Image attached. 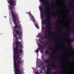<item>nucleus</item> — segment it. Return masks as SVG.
I'll return each mask as SVG.
<instances>
[{"mask_svg":"<svg viewBox=\"0 0 74 74\" xmlns=\"http://www.w3.org/2000/svg\"><path fill=\"white\" fill-rule=\"evenodd\" d=\"M45 53H46L47 55H49V51H48V50H47L45 51Z\"/></svg>","mask_w":74,"mask_h":74,"instance_id":"obj_17","label":"nucleus"},{"mask_svg":"<svg viewBox=\"0 0 74 74\" xmlns=\"http://www.w3.org/2000/svg\"><path fill=\"white\" fill-rule=\"evenodd\" d=\"M56 37H58V36H56Z\"/></svg>","mask_w":74,"mask_h":74,"instance_id":"obj_53","label":"nucleus"},{"mask_svg":"<svg viewBox=\"0 0 74 74\" xmlns=\"http://www.w3.org/2000/svg\"><path fill=\"white\" fill-rule=\"evenodd\" d=\"M73 9H71L69 10L67 12V13L68 14H69L70 12L71 11H73Z\"/></svg>","mask_w":74,"mask_h":74,"instance_id":"obj_20","label":"nucleus"},{"mask_svg":"<svg viewBox=\"0 0 74 74\" xmlns=\"http://www.w3.org/2000/svg\"><path fill=\"white\" fill-rule=\"evenodd\" d=\"M38 35L40 36H38V37H40V38L41 37H42V35L41 34H38Z\"/></svg>","mask_w":74,"mask_h":74,"instance_id":"obj_22","label":"nucleus"},{"mask_svg":"<svg viewBox=\"0 0 74 74\" xmlns=\"http://www.w3.org/2000/svg\"><path fill=\"white\" fill-rule=\"evenodd\" d=\"M66 36H67V37H68V38H70V36H71V34H70V33H69L66 35Z\"/></svg>","mask_w":74,"mask_h":74,"instance_id":"obj_16","label":"nucleus"},{"mask_svg":"<svg viewBox=\"0 0 74 74\" xmlns=\"http://www.w3.org/2000/svg\"><path fill=\"white\" fill-rule=\"evenodd\" d=\"M52 43H49V42H47V43H45L44 45H43V49H44V48H45V47H46V45H49L47 46V47L49 48V50H50V51H54V50H53V49L51 48V45H52Z\"/></svg>","mask_w":74,"mask_h":74,"instance_id":"obj_7","label":"nucleus"},{"mask_svg":"<svg viewBox=\"0 0 74 74\" xmlns=\"http://www.w3.org/2000/svg\"><path fill=\"white\" fill-rule=\"evenodd\" d=\"M27 14H29V13H28L27 12Z\"/></svg>","mask_w":74,"mask_h":74,"instance_id":"obj_47","label":"nucleus"},{"mask_svg":"<svg viewBox=\"0 0 74 74\" xmlns=\"http://www.w3.org/2000/svg\"><path fill=\"white\" fill-rule=\"evenodd\" d=\"M15 0H9V1L8 0L7 1L10 4V6H9V9L10 10V7H12V8L14 7V10H15V8H14V6H15L16 5V1H15Z\"/></svg>","mask_w":74,"mask_h":74,"instance_id":"obj_6","label":"nucleus"},{"mask_svg":"<svg viewBox=\"0 0 74 74\" xmlns=\"http://www.w3.org/2000/svg\"><path fill=\"white\" fill-rule=\"evenodd\" d=\"M43 51H44V50L42 49V50H41L40 51H41V52H43Z\"/></svg>","mask_w":74,"mask_h":74,"instance_id":"obj_38","label":"nucleus"},{"mask_svg":"<svg viewBox=\"0 0 74 74\" xmlns=\"http://www.w3.org/2000/svg\"><path fill=\"white\" fill-rule=\"evenodd\" d=\"M64 56H66V55H64Z\"/></svg>","mask_w":74,"mask_h":74,"instance_id":"obj_63","label":"nucleus"},{"mask_svg":"<svg viewBox=\"0 0 74 74\" xmlns=\"http://www.w3.org/2000/svg\"><path fill=\"white\" fill-rule=\"evenodd\" d=\"M72 16H74V15H72Z\"/></svg>","mask_w":74,"mask_h":74,"instance_id":"obj_54","label":"nucleus"},{"mask_svg":"<svg viewBox=\"0 0 74 74\" xmlns=\"http://www.w3.org/2000/svg\"><path fill=\"white\" fill-rule=\"evenodd\" d=\"M29 15L30 18H31V16H32V14H31V13H30V12L29 13Z\"/></svg>","mask_w":74,"mask_h":74,"instance_id":"obj_21","label":"nucleus"},{"mask_svg":"<svg viewBox=\"0 0 74 74\" xmlns=\"http://www.w3.org/2000/svg\"><path fill=\"white\" fill-rule=\"evenodd\" d=\"M73 59H74V58H73Z\"/></svg>","mask_w":74,"mask_h":74,"instance_id":"obj_64","label":"nucleus"},{"mask_svg":"<svg viewBox=\"0 0 74 74\" xmlns=\"http://www.w3.org/2000/svg\"><path fill=\"white\" fill-rule=\"evenodd\" d=\"M22 28L21 25L19 24V25H18L16 27L14 26V31L15 33V34H14V32H13V36L14 37H16V36H18L20 37H22V32L20 31V30H16L17 29H21Z\"/></svg>","mask_w":74,"mask_h":74,"instance_id":"obj_4","label":"nucleus"},{"mask_svg":"<svg viewBox=\"0 0 74 74\" xmlns=\"http://www.w3.org/2000/svg\"><path fill=\"white\" fill-rule=\"evenodd\" d=\"M35 74H37L38 73L37 72H35Z\"/></svg>","mask_w":74,"mask_h":74,"instance_id":"obj_41","label":"nucleus"},{"mask_svg":"<svg viewBox=\"0 0 74 74\" xmlns=\"http://www.w3.org/2000/svg\"><path fill=\"white\" fill-rule=\"evenodd\" d=\"M62 73V72H60V74H61Z\"/></svg>","mask_w":74,"mask_h":74,"instance_id":"obj_44","label":"nucleus"},{"mask_svg":"<svg viewBox=\"0 0 74 74\" xmlns=\"http://www.w3.org/2000/svg\"><path fill=\"white\" fill-rule=\"evenodd\" d=\"M66 7L68 8V6H66Z\"/></svg>","mask_w":74,"mask_h":74,"instance_id":"obj_59","label":"nucleus"},{"mask_svg":"<svg viewBox=\"0 0 74 74\" xmlns=\"http://www.w3.org/2000/svg\"><path fill=\"white\" fill-rule=\"evenodd\" d=\"M39 50H41V49L39 48L35 51V52H36V53H38L39 52Z\"/></svg>","mask_w":74,"mask_h":74,"instance_id":"obj_18","label":"nucleus"},{"mask_svg":"<svg viewBox=\"0 0 74 74\" xmlns=\"http://www.w3.org/2000/svg\"><path fill=\"white\" fill-rule=\"evenodd\" d=\"M20 58H21V59H22V57H21Z\"/></svg>","mask_w":74,"mask_h":74,"instance_id":"obj_52","label":"nucleus"},{"mask_svg":"<svg viewBox=\"0 0 74 74\" xmlns=\"http://www.w3.org/2000/svg\"><path fill=\"white\" fill-rule=\"evenodd\" d=\"M57 58V57L56 56H54L53 55V53H51V55H50L49 58Z\"/></svg>","mask_w":74,"mask_h":74,"instance_id":"obj_14","label":"nucleus"},{"mask_svg":"<svg viewBox=\"0 0 74 74\" xmlns=\"http://www.w3.org/2000/svg\"><path fill=\"white\" fill-rule=\"evenodd\" d=\"M54 2H55V1H53V2L52 3L53 4V3H54Z\"/></svg>","mask_w":74,"mask_h":74,"instance_id":"obj_46","label":"nucleus"},{"mask_svg":"<svg viewBox=\"0 0 74 74\" xmlns=\"http://www.w3.org/2000/svg\"><path fill=\"white\" fill-rule=\"evenodd\" d=\"M40 69H41L42 70H45V66H42V67H40Z\"/></svg>","mask_w":74,"mask_h":74,"instance_id":"obj_15","label":"nucleus"},{"mask_svg":"<svg viewBox=\"0 0 74 74\" xmlns=\"http://www.w3.org/2000/svg\"><path fill=\"white\" fill-rule=\"evenodd\" d=\"M55 24H54L55 25H57V23H56V22H54Z\"/></svg>","mask_w":74,"mask_h":74,"instance_id":"obj_34","label":"nucleus"},{"mask_svg":"<svg viewBox=\"0 0 74 74\" xmlns=\"http://www.w3.org/2000/svg\"><path fill=\"white\" fill-rule=\"evenodd\" d=\"M44 43H45V42H41V44H44Z\"/></svg>","mask_w":74,"mask_h":74,"instance_id":"obj_36","label":"nucleus"},{"mask_svg":"<svg viewBox=\"0 0 74 74\" xmlns=\"http://www.w3.org/2000/svg\"><path fill=\"white\" fill-rule=\"evenodd\" d=\"M66 0H64L63 1H64V2H66Z\"/></svg>","mask_w":74,"mask_h":74,"instance_id":"obj_45","label":"nucleus"},{"mask_svg":"<svg viewBox=\"0 0 74 74\" xmlns=\"http://www.w3.org/2000/svg\"><path fill=\"white\" fill-rule=\"evenodd\" d=\"M35 26H36V27L37 28V29H39V27L38 26V25H36L35 24Z\"/></svg>","mask_w":74,"mask_h":74,"instance_id":"obj_25","label":"nucleus"},{"mask_svg":"<svg viewBox=\"0 0 74 74\" xmlns=\"http://www.w3.org/2000/svg\"><path fill=\"white\" fill-rule=\"evenodd\" d=\"M56 22H58V20L56 19Z\"/></svg>","mask_w":74,"mask_h":74,"instance_id":"obj_42","label":"nucleus"},{"mask_svg":"<svg viewBox=\"0 0 74 74\" xmlns=\"http://www.w3.org/2000/svg\"><path fill=\"white\" fill-rule=\"evenodd\" d=\"M37 74H39V73H38Z\"/></svg>","mask_w":74,"mask_h":74,"instance_id":"obj_58","label":"nucleus"},{"mask_svg":"<svg viewBox=\"0 0 74 74\" xmlns=\"http://www.w3.org/2000/svg\"><path fill=\"white\" fill-rule=\"evenodd\" d=\"M9 9L11 12V14L12 17L13 22L14 25H16L15 27H16L18 25V23L20 24L19 21L18 14H16V12H15V11H12V10H14V7H10Z\"/></svg>","mask_w":74,"mask_h":74,"instance_id":"obj_3","label":"nucleus"},{"mask_svg":"<svg viewBox=\"0 0 74 74\" xmlns=\"http://www.w3.org/2000/svg\"><path fill=\"white\" fill-rule=\"evenodd\" d=\"M64 45H69V43H66L64 44Z\"/></svg>","mask_w":74,"mask_h":74,"instance_id":"obj_28","label":"nucleus"},{"mask_svg":"<svg viewBox=\"0 0 74 74\" xmlns=\"http://www.w3.org/2000/svg\"><path fill=\"white\" fill-rule=\"evenodd\" d=\"M58 24L59 25H63V23H58Z\"/></svg>","mask_w":74,"mask_h":74,"instance_id":"obj_27","label":"nucleus"},{"mask_svg":"<svg viewBox=\"0 0 74 74\" xmlns=\"http://www.w3.org/2000/svg\"><path fill=\"white\" fill-rule=\"evenodd\" d=\"M45 73L46 74H49V73L48 72H45Z\"/></svg>","mask_w":74,"mask_h":74,"instance_id":"obj_35","label":"nucleus"},{"mask_svg":"<svg viewBox=\"0 0 74 74\" xmlns=\"http://www.w3.org/2000/svg\"><path fill=\"white\" fill-rule=\"evenodd\" d=\"M18 39H20V38L18 37L16 38L17 40H18Z\"/></svg>","mask_w":74,"mask_h":74,"instance_id":"obj_39","label":"nucleus"},{"mask_svg":"<svg viewBox=\"0 0 74 74\" xmlns=\"http://www.w3.org/2000/svg\"><path fill=\"white\" fill-rule=\"evenodd\" d=\"M52 16L51 15H50L48 16V17L46 19V21L43 20L42 21V25H46V29L48 30L47 31L45 32L44 33L45 34H47V33L49 34V36H52L53 34H51V30L50 29L52 28V25L51 24V18Z\"/></svg>","mask_w":74,"mask_h":74,"instance_id":"obj_2","label":"nucleus"},{"mask_svg":"<svg viewBox=\"0 0 74 74\" xmlns=\"http://www.w3.org/2000/svg\"><path fill=\"white\" fill-rule=\"evenodd\" d=\"M72 74H74V69H73V70Z\"/></svg>","mask_w":74,"mask_h":74,"instance_id":"obj_33","label":"nucleus"},{"mask_svg":"<svg viewBox=\"0 0 74 74\" xmlns=\"http://www.w3.org/2000/svg\"><path fill=\"white\" fill-rule=\"evenodd\" d=\"M56 7V5L54 6L53 7V9H54V10H56V9H58L59 8H60V7Z\"/></svg>","mask_w":74,"mask_h":74,"instance_id":"obj_19","label":"nucleus"},{"mask_svg":"<svg viewBox=\"0 0 74 74\" xmlns=\"http://www.w3.org/2000/svg\"><path fill=\"white\" fill-rule=\"evenodd\" d=\"M38 46L40 48H42L43 49V46H41L40 44L38 45Z\"/></svg>","mask_w":74,"mask_h":74,"instance_id":"obj_23","label":"nucleus"},{"mask_svg":"<svg viewBox=\"0 0 74 74\" xmlns=\"http://www.w3.org/2000/svg\"><path fill=\"white\" fill-rule=\"evenodd\" d=\"M71 21H72V19H71Z\"/></svg>","mask_w":74,"mask_h":74,"instance_id":"obj_55","label":"nucleus"},{"mask_svg":"<svg viewBox=\"0 0 74 74\" xmlns=\"http://www.w3.org/2000/svg\"><path fill=\"white\" fill-rule=\"evenodd\" d=\"M68 27H69V25L68 26Z\"/></svg>","mask_w":74,"mask_h":74,"instance_id":"obj_60","label":"nucleus"},{"mask_svg":"<svg viewBox=\"0 0 74 74\" xmlns=\"http://www.w3.org/2000/svg\"><path fill=\"white\" fill-rule=\"evenodd\" d=\"M15 74H22L24 73L23 71H21L20 69H15L14 70Z\"/></svg>","mask_w":74,"mask_h":74,"instance_id":"obj_8","label":"nucleus"},{"mask_svg":"<svg viewBox=\"0 0 74 74\" xmlns=\"http://www.w3.org/2000/svg\"><path fill=\"white\" fill-rule=\"evenodd\" d=\"M74 13V12H73V13Z\"/></svg>","mask_w":74,"mask_h":74,"instance_id":"obj_62","label":"nucleus"},{"mask_svg":"<svg viewBox=\"0 0 74 74\" xmlns=\"http://www.w3.org/2000/svg\"><path fill=\"white\" fill-rule=\"evenodd\" d=\"M42 59L43 61H44L45 63H50L51 62V61L49 60H45L44 59V58H43V55L42 56Z\"/></svg>","mask_w":74,"mask_h":74,"instance_id":"obj_9","label":"nucleus"},{"mask_svg":"<svg viewBox=\"0 0 74 74\" xmlns=\"http://www.w3.org/2000/svg\"><path fill=\"white\" fill-rule=\"evenodd\" d=\"M51 61H53V59H51Z\"/></svg>","mask_w":74,"mask_h":74,"instance_id":"obj_43","label":"nucleus"},{"mask_svg":"<svg viewBox=\"0 0 74 74\" xmlns=\"http://www.w3.org/2000/svg\"><path fill=\"white\" fill-rule=\"evenodd\" d=\"M52 16L54 18H56V14L53 15Z\"/></svg>","mask_w":74,"mask_h":74,"instance_id":"obj_24","label":"nucleus"},{"mask_svg":"<svg viewBox=\"0 0 74 74\" xmlns=\"http://www.w3.org/2000/svg\"><path fill=\"white\" fill-rule=\"evenodd\" d=\"M70 31H71V30H70V31H69V32H70L71 33H73V32H70Z\"/></svg>","mask_w":74,"mask_h":74,"instance_id":"obj_48","label":"nucleus"},{"mask_svg":"<svg viewBox=\"0 0 74 74\" xmlns=\"http://www.w3.org/2000/svg\"><path fill=\"white\" fill-rule=\"evenodd\" d=\"M61 48H63V46L61 47Z\"/></svg>","mask_w":74,"mask_h":74,"instance_id":"obj_51","label":"nucleus"},{"mask_svg":"<svg viewBox=\"0 0 74 74\" xmlns=\"http://www.w3.org/2000/svg\"><path fill=\"white\" fill-rule=\"evenodd\" d=\"M42 38H41V39H42Z\"/></svg>","mask_w":74,"mask_h":74,"instance_id":"obj_61","label":"nucleus"},{"mask_svg":"<svg viewBox=\"0 0 74 74\" xmlns=\"http://www.w3.org/2000/svg\"><path fill=\"white\" fill-rule=\"evenodd\" d=\"M58 67L60 68H61L62 66H58L57 65H49V66H47V72H49L51 70H55L56 69L58 68Z\"/></svg>","mask_w":74,"mask_h":74,"instance_id":"obj_5","label":"nucleus"},{"mask_svg":"<svg viewBox=\"0 0 74 74\" xmlns=\"http://www.w3.org/2000/svg\"><path fill=\"white\" fill-rule=\"evenodd\" d=\"M20 30L22 31V29H20Z\"/></svg>","mask_w":74,"mask_h":74,"instance_id":"obj_50","label":"nucleus"},{"mask_svg":"<svg viewBox=\"0 0 74 74\" xmlns=\"http://www.w3.org/2000/svg\"><path fill=\"white\" fill-rule=\"evenodd\" d=\"M70 44L71 45V43H70Z\"/></svg>","mask_w":74,"mask_h":74,"instance_id":"obj_56","label":"nucleus"},{"mask_svg":"<svg viewBox=\"0 0 74 74\" xmlns=\"http://www.w3.org/2000/svg\"><path fill=\"white\" fill-rule=\"evenodd\" d=\"M14 44H15L17 46H15V48H14L13 52H14V55L13 58L14 59V68L15 70H18L19 69V65H21V63H22V59L20 58L19 57L21 56V55L17 56L16 55L21 54V53H23L22 50V45L21 43L18 41H17L16 43H13ZM20 48V49H19V47Z\"/></svg>","mask_w":74,"mask_h":74,"instance_id":"obj_1","label":"nucleus"},{"mask_svg":"<svg viewBox=\"0 0 74 74\" xmlns=\"http://www.w3.org/2000/svg\"><path fill=\"white\" fill-rule=\"evenodd\" d=\"M70 23L71 24H72V22H71Z\"/></svg>","mask_w":74,"mask_h":74,"instance_id":"obj_49","label":"nucleus"},{"mask_svg":"<svg viewBox=\"0 0 74 74\" xmlns=\"http://www.w3.org/2000/svg\"><path fill=\"white\" fill-rule=\"evenodd\" d=\"M45 13L46 14H48V11H49V9L47 8H45Z\"/></svg>","mask_w":74,"mask_h":74,"instance_id":"obj_12","label":"nucleus"},{"mask_svg":"<svg viewBox=\"0 0 74 74\" xmlns=\"http://www.w3.org/2000/svg\"><path fill=\"white\" fill-rule=\"evenodd\" d=\"M73 56H69V57H68V58H69V59H71V58H73Z\"/></svg>","mask_w":74,"mask_h":74,"instance_id":"obj_29","label":"nucleus"},{"mask_svg":"<svg viewBox=\"0 0 74 74\" xmlns=\"http://www.w3.org/2000/svg\"><path fill=\"white\" fill-rule=\"evenodd\" d=\"M71 2H74V0H71Z\"/></svg>","mask_w":74,"mask_h":74,"instance_id":"obj_37","label":"nucleus"},{"mask_svg":"<svg viewBox=\"0 0 74 74\" xmlns=\"http://www.w3.org/2000/svg\"><path fill=\"white\" fill-rule=\"evenodd\" d=\"M70 41L72 42H73L74 40L73 39H71V40H70Z\"/></svg>","mask_w":74,"mask_h":74,"instance_id":"obj_30","label":"nucleus"},{"mask_svg":"<svg viewBox=\"0 0 74 74\" xmlns=\"http://www.w3.org/2000/svg\"><path fill=\"white\" fill-rule=\"evenodd\" d=\"M58 19H61V18H60V17H58Z\"/></svg>","mask_w":74,"mask_h":74,"instance_id":"obj_32","label":"nucleus"},{"mask_svg":"<svg viewBox=\"0 0 74 74\" xmlns=\"http://www.w3.org/2000/svg\"><path fill=\"white\" fill-rule=\"evenodd\" d=\"M48 35H46L45 36V37H43V38H47L49 40H49H51V41H55V39H51L50 38H48Z\"/></svg>","mask_w":74,"mask_h":74,"instance_id":"obj_10","label":"nucleus"},{"mask_svg":"<svg viewBox=\"0 0 74 74\" xmlns=\"http://www.w3.org/2000/svg\"><path fill=\"white\" fill-rule=\"evenodd\" d=\"M55 30H58L57 32V33H58V34H60V30L59 29V28L58 27H56L55 28Z\"/></svg>","mask_w":74,"mask_h":74,"instance_id":"obj_13","label":"nucleus"},{"mask_svg":"<svg viewBox=\"0 0 74 74\" xmlns=\"http://www.w3.org/2000/svg\"><path fill=\"white\" fill-rule=\"evenodd\" d=\"M44 28L43 27H42V30H43V31H44Z\"/></svg>","mask_w":74,"mask_h":74,"instance_id":"obj_40","label":"nucleus"},{"mask_svg":"<svg viewBox=\"0 0 74 74\" xmlns=\"http://www.w3.org/2000/svg\"><path fill=\"white\" fill-rule=\"evenodd\" d=\"M62 29H66V27H65L64 26H62Z\"/></svg>","mask_w":74,"mask_h":74,"instance_id":"obj_26","label":"nucleus"},{"mask_svg":"<svg viewBox=\"0 0 74 74\" xmlns=\"http://www.w3.org/2000/svg\"><path fill=\"white\" fill-rule=\"evenodd\" d=\"M60 36H63V35H60Z\"/></svg>","mask_w":74,"mask_h":74,"instance_id":"obj_57","label":"nucleus"},{"mask_svg":"<svg viewBox=\"0 0 74 74\" xmlns=\"http://www.w3.org/2000/svg\"><path fill=\"white\" fill-rule=\"evenodd\" d=\"M40 10L41 12V18H44V12L42 11V8H40Z\"/></svg>","mask_w":74,"mask_h":74,"instance_id":"obj_11","label":"nucleus"},{"mask_svg":"<svg viewBox=\"0 0 74 74\" xmlns=\"http://www.w3.org/2000/svg\"><path fill=\"white\" fill-rule=\"evenodd\" d=\"M32 18L33 20H34V16H32Z\"/></svg>","mask_w":74,"mask_h":74,"instance_id":"obj_31","label":"nucleus"}]
</instances>
